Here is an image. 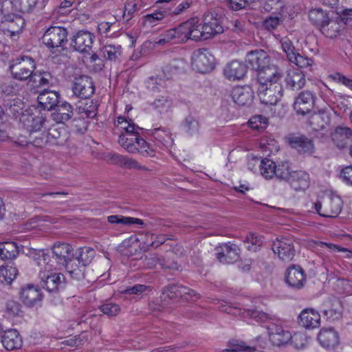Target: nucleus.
I'll return each mask as SVG.
<instances>
[{"label":"nucleus","instance_id":"1","mask_svg":"<svg viewBox=\"0 0 352 352\" xmlns=\"http://www.w3.org/2000/svg\"><path fill=\"white\" fill-rule=\"evenodd\" d=\"M282 76V72L278 67H273L266 73H261L257 80V92L263 104L274 105L280 100L283 93L280 82Z\"/></svg>","mask_w":352,"mask_h":352},{"label":"nucleus","instance_id":"2","mask_svg":"<svg viewBox=\"0 0 352 352\" xmlns=\"http://www.w3.org/2000/svg\"><path fill=\"white\" fill-rule=\"evenodd\" d=\"M243 314L254 319L256 322H270L267 329L270 342L273 345L281 346L287 344L292 338L297 340L301 338L302 335H294L292 336L289 331L283 329V327L275 322L273 315L259 311L256 309H247L244 310Z\"/></svg>","mask_w":352,"mask_h":352},{"label":"nucleus","instance_id":"3","mask_svg":"<svg viewBox=\"0 0 352 352\" xmlns=\"http://www.w3.org/2000/svg\"><path fill=\"white\" fill-rule=\"evenodd\" d=\"M50 256L42 252L38 256L37 263L40 266H44L43 270L39 272L41 287L49 292H55L65 287V276L61 273L50 272L52 270L53 265L47 263Z\"/></svg>","mask_w":352,"mask_h":352},{"label":"nucleus","instance_id":"4","mask_svg":"<svg viewBox=\"0 0 352 352\" xmlns=\"http://www.w3.org/2000/svg\"><path fill=\"white\" fill-rule=\"evenodd\" d=\"M193 27L191 18L177 26L166 30L160 35L156 43L159 45H164L166 43L179 44L186 43L189 39L193 40Z\"/></svg>","mask_w":352,"mask_h":352},{"label":"nucleus","instance_id":"5","mask_svg":"<svg viewBox=\"0 0 352 352\" xmlns=\"http://www.w3.org/2000/svg\"><path fill=\"white\" fill-rule=\"evenodd\" d=\"M69 139V134L64 127L52 126L48 129L47 135L39 133V136H30V143L36 147H43L47 144L63 146Z\"/></svg>","mask_w":352,"mask_h":352},{"label":"nucleus","instance_id":"6","mask_svg":"<svg viewBox=\"0 0 352 352\" xmlns=\"http://www.w3.org/2000/svg\"><path fill=\"white\" fill-rule=\"evenodd\" d=\"M35 68L34 59L28 56L16 57L9 63V70L12 77L19 81L30 80Z\"/></svg>","mask_w":352,"mask_h":352},{"label":"nucleus","instance_id":"7","mask_svg":"<svg viewBox=\"0 0 352 352\" xmlns=\"http://www.w3.org/2000/svg\"><path fill=\"white\" fill-rule=\"evenodd\" d=\"M312 206L320 216L336 218L342 210V201L338 196L329 195L324 197L322 200L313 202Z\"/></svg>","mask_w":352,"mask_h":352},{"label":"nucleus","instance_id":"8","mask_svg":"<svg viewBox=\"0 0 352 352\" xmlns=\"http://www.w3.org/2000/svg\"><path fill=\"white\" fill-rule=\"evenodd\" d=\"M68 30L62 26H50L43 34L42 43L49 49L64 48L68 42Z\"/></svg>","mask_w":352,"mask_h":352},{"label":"nucleus","instance_id":"9","mask_svg":"<svg viewBox=\"0 0 352 352\" xmlns=\"http://www.w3.org/2000/svg\"><path fill=\"white\" fill-rule=\"evenodd\" d=\"M124 135H120L118 142L129 153H140L144 156L148 157L155 156V151L147 142L140 137V134L131 139H127V138L124 139Z\"/></svg>","mask_w":352,"mask_h":352},{"label":"nucleus","instance_id":"10","mask_svg":"<svg viewBox=\"0 0 352 352\" xmlns=\"http://www.w3.org/2000/svg\"><path fill=\"white\" fill-rule=\"evenodd\" d=\"M245 60L252 69L258 72L257 79L259 78L261 73H266L268 69L278 67L270 64V58L267 52L263 50H256L248 52Z\"/></svg>","mask_w":352,"mask_h":352},{"label":"nucleus","instance_id":"11","mask_svg":"<svg viewBox=\"0 0 352 352\" xmlns=\"http://www.w3.org/2000/svg\"><path fill=\"white\" fill-rule=\"evenodd\" d=\"M52 259L60 267H63L66 270H72L71 261L74 259V249L72 246L66 243H57L52 248Z\"/></svg>","mask_w":352,"mask_h":352},{"label":"nucleus","instance_id":"12","mask_svg":"<svg viewBox=\"0 0 352 352\" xmlns=\"http://www.w3.org/2000/svg\"><path fill=\"white\" fill-rule=\"evenodd\" d=\"M215 65L214 56L206 49H199L193 52L192 67L193 69L202 74L212 71Z\"/></svg>","mask_w":352,"mask_h":352},{"label":"nucleus","instance_id":"13","mask_svg":"<svg viewBox=\"0 0 352 352\" xmlns=\"http://www.w3.org/2000/svg\"><path fill=\"white\" fill-rule=\"evenodd\" d=\"M280 43L289 62L302 68L307 67L313 64V59L300 54L294 46L293 42L289 38H282L280 40Z\"/></svg>","mask_w":352,"mask_h":352},{"label":"nucleus","instance_id":"14","mask_svg":"<svg viewBox=\"0 0 352 352\" xmlns=\"http://www.w3.org/2000/svg\"><path fill=\"white\" fill-rule=\"evenodd\" d=\"M95 36L88 30H78L70 37L71 48L80 53H88L91 50Z\"/></svg>","mask_w":352,"mask_h":352},{"label":"nucleus","instance_id":"15","mask_svg":"<svg viewBox=\"0 0 352 352\" xmlns=\"http://www.w3.org/2000/svg\"><path fill=\"white\" fill-rule=\"evenodd\" d=\"M72 91L74 94L79 98H89L95 92L94 82L89 76L82 75L75 77Z\"/></svg>","mask_w":352,"mask_h":352},{"label":"nucleus","instance_id":"16","mask_svg":"<svg viewBox=\"0 0 352 352\" xmlns=\"http://www.w3.org/2000/svg\"><path fill=\"white\" fill-rule=\"evenodd\" d=\"M272 249L278 258L285 262L291 261L295 256L294 243L287 238H276L272 243Z\"/></svg>","mask_w":352,"mask_h":352},{"label":"nucleus","instance_id":"17","mask_svg":"<svg viewBox=\"0 0 352 352\" xmlns=\"http://www.w3.org/2000/svg\"><path fill=\"white\" fill-rule=\"evenodd\" d=\"M216 257L223 264H232L239 258L240 250L234 243H224L215 248Z\"/></svg>","mask_w":352,"mask_h":352},{"label":"nucleus","instance_id":"18","mask_svg":"<svg viewBox=\"0 0 352 352\" xmlns=\"http://www.w3.org/2000/svg\"><path fill=\"white\" fill-rule=\"evenodd\" d=\"M21 121L23 123L24 127L30 131L29 142L30 143V136H37L34 134L37 131H39L45 125L47 122V118L45 115L41 112H37L36 113H27L23 114L21 118ZM39 136V134L38 135Z\"/></svg>","mask_w":352,"mask_h":352},{"label":"nucleus","instance_id":"19","mask_svg":"<svg viewBox=\"0 0 352 352\" xmlns=\"http://www.w3.org/2000/svg\"><path fill=\"white\" fill-rule=\"evenodd\" d=\"M315 96L310 91H303L298 94L294 102V109L298 115L309 113L315 104Z\"/></svg>","mask_w":352,"mask_h":352},{"label":"nucleus","instance_id":"20","mask_svg":"<svg viewBox=\"0 0 352 352\" xmlns=\"http://www.w3.org/2000/svg\"><path fill=\"white\" fill-rule=\"evenodd\" d=\"M289 143L300 154L311 156L316 151L314 140L304 135L290 137Z\"/></svg>","mask_w":352,"mask_h":352},{"label":"nucleus","instance_id":"21","mask_svg":"<svg viewBox=\"0 0 352 352\" xmlns=\"http://www.w3.org/2000/svg\"><path fill=\"white\" fill-rule=\"evenodd\" d=\"M285 281L290 287L301 289L306 281L305 271L299 265H292L287 270Z\"/></svg>","mask_w":352,"mask_h":352},{"label":"nucleus","instance_id":"22","mask_svg":"<svg viewBox=\"0 0 352 352\" xmlns=\"http://www.w3.org/2000/svg\"><path fill=\"white\" fill-rule=\"evenodd\" d=\"M20 299L27 307H34L43 299L41 289L33 285L23 287L20 292Z\"/></svg>","mask_w":352,"mask_h":352},{"label":"nucleus","instance_id":"23","mask_svg":"<svg viewBox=\"0 0 352 352\" xmlns=\"http://www.w3.org/2000/svg\"><path fill=\"white\" fill-rule=\"evenodd\" d=\"M287 183L296 192L305 191L310 185L309 175L302 170H294Z\"/></svg>","mask_w":352,"mask_h":352},{"label":"nucleus","instance_id":"24","mask_svg":"<svg viewBox=\"0 0 352 352\" xmlns=\"http://www.w3.org/2000/svg\"><path fill=\"white\" fill-rule=\"evenodd\" d=\"M299 324L305 329H315L320 326V315L314 309H305L298 316Z\"/></svg>","mask_w":352,"mask_h":352},{"label":"nucleus","instance_id":"25","mask_svg":"<svg viewBox=\"0 0 352 352\" xmlns=\"http://www.w3.org/2000/svg\"><path fill=\"white\" fill-rule=\"evenodd\" d=\"M232 97L240 106L250 105L254 99V91L250 86H238L232 89Z\"/></svg>","mask_w":352,"mask_h":352},{"label":"nucleus","instance_id":"26","mask_svg":"<svg viewBox=\"0 0 352 352\" xmlns=\"http://www.w3.org/2000/svg\"><path fill=\"white\" fill-rule=\"evenodd\" d=\"M286 88L297 91L301 89L306 83L305 75L300 69H291L285 78Z\"/></svg>","mask_w":352,"mask_h":352},{"label":"nucleus","instance_id":"27","mask_svg":"<svg viewBox=\"0 0 352 352\" xmlns=\"http://www.w3.org/2000/svg\"><path fill=\"white\" fill-rule=\"evenodd\" d=\"M74 113V108L71 104L66 101H60L51 116L56 123H65L72 118Z\"/></svg>","mask_w":352,"mask_h":352},{"label":"nucleus","instance_id":"28","mask_svg":"<svg viewBox=\"0 0 352 352\" xmlns=\"http://www.w3.org/2000/svg\"><path fill=\"white\" fill-rule=\"evenodd\" d=\"M248 66L242 62L233 60L224 67L223 73L230 80H241L246 74Z\"/></svg>","mask_w":352,"mask_h":352},{"label":"nucleus","instance_id":"29","mask_svg":"<svg viewBox=\"0 0 352 352\" xmlns=\"http://www.w3.org/2000/svg\"><path fill=\"white\" fill-rule=\"evenodd\" d=\"M326 308L322 311L327 320L334 321L342 317L343 308L342 302L336 297L329 298L326 302Z\"/></svg>","mask_w":352,"mask_h":352},{"label":"nucleus","instance_id":"30","mask_svg":"<svg viewBox=\"0 0 352 352\" xmlns=\"http://www.w3.org/2000/svg\"><path fill=\"white\" fill-rule=\"evenodd\" d=\"M1 22L7 25V30L11 36L20 34L25 26V19L21 16L8 13L3 15Z\"/></svg>","mask_w":352,"mask_h":352},{"label":"nucleus","instance_id":"31","mask_svg":"<svg viewBox=\"0 0 352 352\" xmlns=\"http://www.w3.org/2000/svg\"><path fill=\"white\" fill-rule=\"evenodd\" d=\"M343 21L340 17L329 18L320 28V32L327 38H334L344 29Z\"/></svg>","mask_w":352,"mask_h":352},{"label":"nucleus","instance_id":"32","mask_svg":"<svg viewBox=\"0 0 352 352\" xmlns=\"http://www.w3.org/2000/svg\"><path fill=\"white\" fill-rule=\"evenodd\" d=\"M193 23V41H205L207 40L215 34H218L217 32H213L211 26L208 24L201 23L197 18H192Z\"/></svg>","mask_w":352,"mask_h":352},{"label":"nucleus","instance_id":"33","mask_svg":"<svg viewBox=\"0 0 352 352\" xmlns=\"http://www.w3.org/2000/svg\"><path fill=\"white\" fill-rule=\"evenodd\" d=\"M1 342L6 349L8 351L20 349L22 346V338L16 329L5 331L1 336Z\"/></svg>","mask_w":352,"mask_h":352},{"label":"nucleus","instance_id":"34","mask_svg":"<svg viewBox=\"0 0 352 352\" xmlns=\"http://www.w3.org/2000/svg\"><path fill=\"white\" fill-rule=\"evenodd\" d=\"M186 287L179 284H172L166 286L162 292L160 296L161 301L165 304H170L171 300H176L179 298H183L185 293Z\"/></svg>","mask_w":352,"mask_h":352},{"label":"nucleus","instance_id":"35","mask_svg":"<svg viewBox=\"0 0 352 352\" xmlns=\"http://www.w3.org/2000/svg\"><path fill=\"white\" fill-rule=\"evenodd\" d=\"M332 140L338 148H344L352 143V131L348 127H337Z\"/></svg>","mask_w":352,"mask_h":352},{"label":"nucleus","instance_id":"36","mask_svg":"<svg viewBox=\"0 0 352 352\" xmlns=\"http://www.w3.org/2000/svg\"><path fill=\"white\" fill-rule=\"evenodd\" d=\"M60 94L54 91H45L41 93L38 98V102L41 107L46 110L54 109L60 102Z\"/></svg>","mask_w":352,"mask_h":352},{"label":"nucleus","instance_id":"37","mask_svg":"<svg viewBox=\"0 0 352 352\" xmlns=\"http://www.w3.org/2000/svg\"><path fill=\"white\" fill-rule=\"evenodd\" d=\"M318 340L322 346L333 348L338 344L339 337L333 328H323L318 335Z\"/></svg>","mask_w":352,"mask_h":352},{"label":"nucleus","instance_id":"38","mask_svg":"<svg viewBox=\"0 0 352 352\" xmlns=\"http://www.w3.org/2000/svg\"><path fill=\"white\" fill-rule=\"evenodd\" d=\"M254 166L258 165L261 175L266 179L274 177L276 164L270 159H254Z\"/></svg>","mask_w":352,"mask_h":352},{"label":"nucleus","instance_id":"39","mask_svg":"<svg viewBox=\"0 0 352 352\" xmlns=\"http://www.w3.org/2000/svg\"><path fill=\"white\" fill-rule=\"evenodd\" d=\"M168 8H163L153 13L148 14L142 17V23L144 27L150 28L157 25L164 19L170 16Z\"/></svg>","mask_w":352,"mask_h":352},{"label":"nucleus","instance_id":"40","mask_svg":"<svg viewBox=\"0 0 352 352\" xmlns=\"http://www.w3.org/2000/svg\"><path fill=\"white\" fill-rule=\"evenodd\" d=\"M151 134L153 135L158 146H163L167 148H170L173 144V140L171 138L170 133L164 128H155L151 130Z\"/></svg>","mask_w":352,"mask_h":352},{"label":"nucleus","instance_id":"41","mask_svg":"<svg viewBox=\"0 0 352 352\" xmlns=\"http://www.w3.org/2000/svg\"><path fill=\"white\" fill-rule=\"evenodd\" d=\"M19 253V247L15 242L6 241L0 243V260H12Z\"/></svg>","mask_w":352,"mask_h":352},{"label":"nucleus","instance_id":"42","mask_svg":"<svg viewBox=\"0 0 352 352\" xmlns=\"http://www.w3.org/2000/svg\"><path fill=\"white\" fill-rule=\"evenodd\" d=\"M10 3L13 10L29 14L36 8L38 0H11Z\"/></svg>","mask_w":352,"mask_h":352},{"label":"nucleus","instance_id":"43","mask_svg":"<svg viewBox=\"0 0 352 352\" xmlns=\"http://www.w3.org/2000/svg\"><path fill=\"white\" fill-rule=\"evenodd\" d=\"M314 248L318 254H327L336 252H349L352 254V251H349L346 248H342L338 245L326 243L322 241H316Z\"/></svg>","mask_w":352,"mask_h":352},{"label":"nucleus","instance_id":"44","mask_svg":"<svg viewBox=\"0 0 352 352\" xmlns=\"http://www.w3.org/2000/svg\"><path fill=\"white\" fill-rule=\"evenodd\" d=\"M309 18L310 21L320 30V28L330 17L327 11L318 8L309 10Z\"/></svg>","mask_w":352,"mask_h":352},{"label":"nucleus","instance_id":"45","mask_svg":"<svg viewBox=\"0 0 352 352\" xmlns=\"http://www.w3.org/2000/svg\"><path fill=\"white\" fill-rule=\"evenodd\" d=\"M95 251L90 248H81L78 250V254L76 256H74L73 262L80 264V267H85L91 263L94 257Z\"/></svg>","mask_w":352,"mask_h":352},{"label":"nucleus","instance_id":"46","mask_svg":"<svg viewBox=\"0 0 352 352\" xmlns=\"http://www.w3.org/2000/svg\"><path fill=\"white\" fill-rule=\"evenodd\" d=\"M30 81L36 86H47L53 83V76L49 72L34 71Z\"/></svg>","mask_w":352,"mask_h":352},{"label":"nucleus","instance_id":"47","mask_svg":"<svg viewBox=\"0 0 352 352\" xmlns=\"http://www.w3.org/2000/svg\"><path fill=\"white\" fill-rule=\"evenodd\" d=\"M309 123L315 131L324 129L329 123V117L324 112H319L311 115Z\"/></svg>","mask_w":352,"mask_h":352},{"label":"nucleus","instance_id":"48","mask_svg":"<svg viewBox=\"0 0 352 352\" xmlns=\"http://www.w3.org/2000/svg\"><path fill=\"white\" fill-rule=\"evenodd\" d=\"M18 274V270L12 265H1L0 267V280L8 285L15 279Z\"/></svg>","mask_w":352,"mask_h":352},{"label":"nucleus","instance_id":"49","mask_svg":"<svg viewBox=\"0 0 352 352\" xmlns=\"http://www.w3.org/2000/svg\"><path fill=\"white\" fill-rule=\"evenodd\" d=\"M293 171L289 162H280L276 165L274 177L280 181L287 182Z\"/></svg>","mask_w":352,"mask_h":352},{"label":"nucleus","instance_id":"50","mask_svg":"<svg viewBox=\"0 0 352 352\" xmlns=\"http://www.w3.org/2000/svg\"><path fill=\"white\" fill-rule=\"evenodd\" d=\"M185 65V62L182 59L173 60L162 69L164 77L167 79L171 78L173 75L184 69Z\"/></svg>","mask_w":352,"mask_h":352},{"label":"nucleus","instance_id":"51","mask_svg":"<svg viewBox=\"0 0 352 352\" xmlns=\"http://www.w3.org/2000/svg\"><path fill=\"white\" fill-rule=\"evenodd\" d=\"M141 8L142 4L140 0H127L125 3L122 14L123 19L126 21H129Z\"/></svg>","mask_w":352,"mask_h":352},{"label":"nucleus","instance_id":"52","mask_svg":"<svg viewBox=\"0 0 352 352\" xmlns=\"http://www.w3.org/2000/svg\"><path fill=\"white\" fill-rule=\"evenodd\" d=\"M112 159L118 161L121 165L128 168H134L142 170H148V169L139 164L138 161L132 158H129L126 156L120 155L118 154H114L112 156Z\"/></svg>","mask_w":352,"mask_h":352},{"label":"nucleus","instance_id":"53","mask_svg":"<svg viewBox=\"0 0 352 352\" xmlns=\"http://www.w3.org/2000/svg\"><path fill=\"white\" fill-rule=\"evenodd\" d=\"M243 243L249 251L255 252L263 245V239L259 235L249 233L246 235Z\"/></svg>","mask_w":352,"mask_h":352},{"label":"nucleus","instance_id":"54","mask_svg":"<svg viewBox=\"0 0 352 352\" xmlns=\"http://www.w3.org/2000/svg\"><path fill=\"white\" fill-rule=\"evenodd\" d=\"M107 221L111 224L131 225L136 223L141 226L144 224L140 219L122 215H110L107 217Z\"/></svg>","mask_w":352,"mask_h":352},{"label":"nucleus","instance_id":"55","mask_svg":"<svg viewBox=\"0 0 352 352\" xmlns=\"http://www.w3.org/2000/svg\"><path fill=\"white\" fill-rule=\"evenodd\" d=\"M104 57L111 61L116 60L122 54V47L120 45L108 44L102 47Z\"/></svg>","mask_w":352,"mask_h":352},{"label":"nucleus","instance_id":"56","mask_svg":"<svg viewBox=\"0 0 352 352\" xmlns=\"http://www.w3.org/2000/svg\"><path fill=\"white\" fill-rule=\"evenodd\" d=\"M172 104V100L168 96H162L159 98H156L152 103V106L159 113H164L169 111Z\"/></svg>","mask_w":352,"mask_h":352},{"label":"nucleus","instance_id":"57","mask_svg":"<svg viewBox=\"0 0 352 352\" xmlns=\"http://www.w3.org/2000/svg\"><path fill=\"white\" fill-rule=\"evenodd\" d=\"M184 131L189 135H192L198 133L199 124L198 120L192 116H187L182 123Z\"/></svg>","mask_w":352,"mask_h":352},{"label":"nucleus","instance_id":"58","mask_svg":"<svg viewBox=\"0 0 352 352\" xmlns=\"http://www.w3.org/2000/svg\"><path fill=\"white\" fill-rule=\"evenodd\" d=\"M284 8V2L282 0H267L263 5V9L267 12L273 14H281Z\"/></svg>","mask_w":352,"mask_h":352},{"label":"nucleus","instance_id":"59","mask_svg":"<svg viewBox=\"0 0 352 352\" xmlns=\"http://www.w3.org/2000/svg\"><path fill=\"white\" fill-rule=\"evenodd\" d=\"M99 309L109 317L116 316L121 311L120 306L113 302H107L101 305Z\"/></svg>","mask_w":352,"mask_h":352},{"label":"nucleus","instance_id":"60","mask_svg":"<svg viewBox=\"0 0 352 352\" xmlns=\"http://www.w3.org/2000/svg\"><path fill=\"white\" fill-rule=\"evenodd\" d=\"M248 124L250 127L253 129H264L268 124V120L261 115H256L250 119Z\"/></svg>","mask_w":352,"mask_h":352},{"label":"nucleus","instance_id":"61","mask_svg":"<svg viewBox=\"0 0 352 352\" xmlns=\"http://www.w3.org/2000/svg\"><path fill=\"white\" fill-rule=\"evenodd\" d=\"M116 126L122 129L124 133L129 130H142V128L135 125L132 120L129 121L125 117L119 116L117 118V124Z\"/></svg>","mask_w":352,"mask_h":352},{"label":"nucleus","instance_id":"62","mask_svg":"<svg viewBox=\"0 0 352 352\" xmlns=\"http://www.w3.org/2000/svg\"><path fill=\"white\" fill-rule=\"evenodd\" d=\"M6 312L9 317L21 316L22 310L21 305L14 300H9L6 302Z\"/></svg>","mask_w":352,"mask_h":352},{"label":"nucleus","instance_id":"63","mask_svg":"<svg viewBox=\"0 0 352 352\" xmlns=\"http://www.w3.org/2000/svg\"><path fill=\"white\" fill-rule=\"evenodd\" d=\"M146 237V239L144 243L147 246L155 248L162 245L166 241V238L164 235L155 236L154 234H147Z\"/></svg>","mask_w":352,"mask_h":352},{"label":"nucleus","instance_id":"64","mask_svg":"<svg viewBox=\"0 0 352 352\" xmlns=\"http://www.w3.org/2000/svg\"><path fill=\"white\" fill-rule=\"evenodd\" d=\"M162 257L160 256L153 254L146 255L143 259L142 263L144 267L149 269L155 268L157 265H160Z\"/></svg>","mask_w":352,"mask_h":352}]
</instances>
